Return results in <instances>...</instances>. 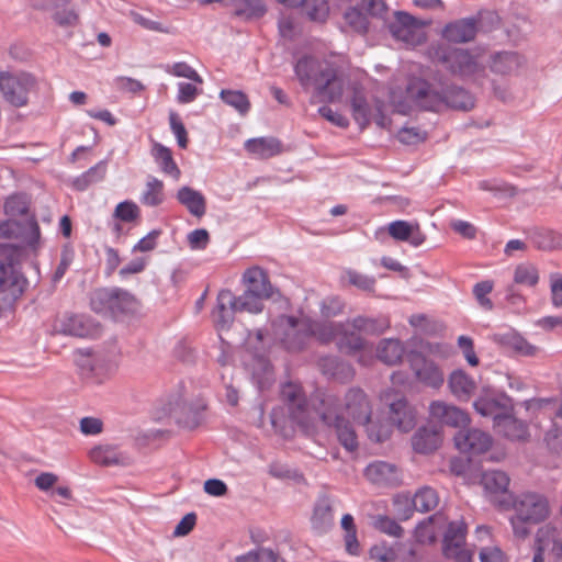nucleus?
Segmentation results:
<instances>
[{
    "instance_id": "e433bc0d",
    "label": "nucleus",
    "mask_w": 562,
    "mask_h": 562,
    "mask_svg": "<svg viewBox=\"0 0 562 562\" xmlns=\"http://www.w3.org/2000/svg\"><path fill=\"white\" fill-rule=\"evenodd\" d=\"M352 117L362 128L369 125L371 121V105L368 102L364 89L360 85L352 87L350 100Z\"/></svg>"
},
{
    "instance_id": "1a4fd4ad",
    "label": "nucleus",
    "mask_w": 562,
    "mask_h": 562,
    "mask_svg": "<svg viewBox=\"0 0 562 562\" xmlns=\"http://www.w3.org/2000/svg\"><path fill=\"white\" fill-rule=\"evenodd\" d=\"M276 325L280 333V344L289 352H300L304 350L310 340L308 317L297 318L292 315H281L278 317Z\"/></svg>"
},
{
    "instance_id": "79ce46f5",
    "label": "nucleus",
    "mask_w": 562,
    "mask_h": 562,
    "mask_svg": "<svg viewBox=\"0 0 562 562\" xmlns=\"http://www.w3.org/2000/svg\"><path fill=\"white\" fill-rule=\"evenodd\" d=\"M346 325H348L347 322L344 323V329L339 333L336 345L339 351L348 356H355L357 352L364 349L366 340L362 338L361 334L355 329H346Z\"/></svg>"
},
{
    "instance_id": "2eb2a0df",
    "label": "nucleus",
    "mask_w": 562,
    "mask_h": 562,
    "mask_svg": "<svg viewBox=\"0 0 562 562\" xmlns=\"http://www.w3.org/2000/svg\"><path fill=\"white\" fill-rule=\"evenodd\" d=\"M453 440L456 448L469 458L487 452L493 445L492 436L476 428L459 430Z\"/></svg>"
},
{
    "instance_id": "c9c22d12",
    "label": "nucleus",
    "mask_w": 562,
    "mask_h": 562,
    "mask_svg": "<svg viewBox=\"0 0 562 562\" xmlns=\"http://www.w3.org/2000/svg\"><path fill=\"white\" fill-rule=\"evenodd\" d=\"M448 386L459 401H469L476 389V383L465 371L458 369L450 373Z\"/></svg>"
},
{
    "instance_id": "473e14b6",
    "label": "nucleus",
    "mask_w": 562,
    "mask_h": 562,
    "mask_svg": "<svg viewBox=\"0 0 562 562\" xmlns=\"http://www.w3.org/2000/svg\"><path fill=\"white\" fill-rule=\"evenodd\" d=\"M178 202L187 209V211L201 218L206 213V200L205 196L198 190L183 186L178 189L176 195Z\"/></svg>"
},
{
    "instance_id": "72a5a7b5",
    "label": "nucleus",
    "mask_w": 562,
    "mask_h": 562,
    "mask_svg": "<svg viewBox=\"0 0 562 562\" xmlns=\"http://www.w3.org/2000/svg\"><path fill=\"white\" fill-rule=\"evenodd\" d=\"M311 339L315 338L319 344L327 345L337 340L344 329V322L318 321L308 317Z\"/></svg>"
},
{
    "instance_id": "603ef678",
    "label": "nucleus",
    "mask_w": 562,
    "mask_h": 562,
    "mask_svg": "<svg viewBox=\"0 0 562 562\" xmlns=\"http://www.w3.org/2000/svg\"><path fill=\"white\" fill-rule=\"evenodd\" d=\"M267 9L261 0H241L235 10V14L245 19L261 18Z\"/></svg>"
},
{
    "instance_id": "0e129e2a",
    "label": "nucleus",
    "mask_w": 562,
    "mask_h": 562,
    "mask_svg": "<svg viewBox=\"0 0 562 562\" xmlns=\"http://www.w3.org/2000/svg\"><path fill=\"white\" fill-rule=\"evenodd\" d=\"M74 256H75L74 250L69 247H65L61 250L60 261L52 277V281L54 283L59 282L64 278V276L66 274L70 265L72 263Z\"/></svg>"
},
{
    "instance_id": "49530a36",
    "label": "nucleus",
    "mask_w": 562,
    "mask_h": 562,
    "mask_svg": "<svg viewBox=\"0 0 562 562\" xmlns=\"http://www.w3.org/2000/svg\"><path fill=\"white\" fill-rule=\"evenodd\" d=\"M266 299L269 297L244 291L243 294L235 296V311L259 314L263 311L262 301Z\"/></svg>"
},
{
    "instance_id": "9d476101",
    "label": "nucleus",
    "mask_w": 562,
    "mask_h": 562,
    "mask_svg": "<svg viewBox=\"0 0 562 562\" xmlns=\"http://www.w3.org/2000/svg\"><path fill=\"white\" fill-rule=\"evenodd\" d=\"M280 398L286 406L290 419L303 429L310 425V409L306 394L297 381H288L280 385Z\"/></svg>"
},
{
    "instance_id": "c756f323",
    "label": "nucleus",
    "mask_w": 562,
    "mask_h": 562,
    "mask_svg": "<svg viewBox=\"0 0 562 562\" xmlns=\"http://www.w3.org/2000/svg\"><path fill=\"white\" fill-rule=\"evenodd\" d=\"M390 419L398 430L408 432L416 425V412L402 396L390 404Z\"/></svg>"
},
{
    "instance_id": "bf43d9fd",
    "label": "nucleus",
    "mask_w": 562,
    "mask_h": 562,
    "mask_svg": "<svg viewBox=\"0 0 562 562\" xmlns=\"http://www.w3.org/2000/svg\"><path fill=\"white\" fill-rule=\"evenodd\" d=\"M345 21L358 33L364 34L368 31L369 21L367 14L356 8L346 11Z\"/></svg>"
},
{
    "instance_id": "dca6fc26",
    "label": "nucleus",
    "mask_w": 562,
    "mask_h": 562,
    "mask_svg": "<svg viewBox=\"0 0 562 562\" xmlns=\"http://www.w3.org/2000/svg\"><path fill=\"white\" fill-rule=\"evenodd\" d=\"M394 15L395 20L389 24L392 36L408 45L420 44L424 34L416 18L403 11H396Z\"/></svg>"
},
{
    "instance_id": "4468645a",
    "label": "nucleus",
    "mask_w": 562,
    "mask_h": 562,
    "mask_svg": "<svg viewBox=\"0 0 562 562\" xmlns=\"http://www.w3.org/2000/svg\"><path fill=\"white\" fill-rule=\"evenodd\" d=\"M562 529L553 524L540 527L536 535V553L532 562H543V553L550 551L555 562H562Z\"/></svg>"
},
{
    "instance_id": "4c0bfd02",
    "label": "nucleus",
    "mask_w": 562,
    "mask_h": 562,
    "mask_svg": "<svg viewBox=\"0 0 562 562\" xmlns=\"http://www.w3.org/2000/svg\"><path fill=\"white\" fill-rule=\"evenodd\" d=\"M389 234L400 241H408L414 247H419L425 241V236L418 225L413 226L406 221H394L389 225Z\"/></svg>"
},
{
    "instance_id": "5701e85b",
    "label": "nucleus",
    "mask_w": 562,
    "mask_h": 562,
    "mask_svg": "<svg viewBox=\"0 0 562 562\" xmlns=\"http://www.w3.org/2000/svg\"><path fill=\"white\" fill-rule=\"evenodd\" d=\"M429 413L430 416L440 424L454 428L465 427L470 423V418L465 412L441 401L431 402Z\"/></svg>"
},
{
    "instance_id": "39448f33",
    "label": "nucleus",
    "mask_w": 562,
    "mask_h": 562,
    "mask_svg": "<svg viewBox=\"0 0 562 562\" xmlns=\"http://www.w3.org/2000/svg\"><path fill=\"white\" fill-rule=\"evenodd\" d=\"M318 403L315 406L322 424L335 431L339 443L348 451L355 452L358 449V436L352 424L342 415V406L338 395L324 392L319 393Z\"/></svg>"
},
{
    "instance_id": "aec40b11",
    "label": "nucleus",
    "mask_w": 562,
    "mask_h": 562,
    "mask_svg": "<svg viewBox=\"0 0 562 562\" xmlns=\"http://www.w3.org/2000/svg\"><path fill=\"white\" fill-rule=\"evenodd\" d=\"M89 458L101 467H128L133 463V459L127 452L110 443L94 446L89 451Z\"/></svg>"
},
{
    "instance_id": "423d86ee",
    "label": "nucleus",
    "mask_w": 562,
    "mask_h": 562,
    "mask_svg": "<svg viewBox=\"0 0 562 562\" xmlns=\"http://www.w3.org/2000/svg\"><path fill=\"white\" fill-rule=\"evenodd\" d=\"M23 249L12 244L0 245V292L16 300L27 288V279L22 272Z\"/></svg>"
},
{
    "instance_id": "f8f14e48",
    "label": "nucleus",
    "mask_w": 562,
    "mask_h": 562,
    "mask_svg": "<svg viewBox=\"0 0 562 562\" xmlns=\"http://www.w3.org/2000/svg\"><path fill=\"white\" fill-rule=\"evenodd\" d=\"M407 360L418 382L432 389L442 386L445 374L434 360L428 359L416 350H412L407 353Z\"/></svg>"
},
{
    "instance_id": "9b49d317",
    "label": "nucleus",
    "mask_w": 562,
    "mask_h": 562,
    "mask_svg": "<svg viewBox=\"0 0 562 562\" xmlns=\"http://www.w3.org/2000/svg\"><path fill=\"white\" fill-rule=\"evenodd\" d=\"M76 363L80 375L94 384H102L113 373V364L106 356L90 349L78 350Z\"/></svg>"
},
{
    "instance_id": "a19ab883",
    "label": "nucleus",
    "mask_w": 562,
    "mask_h": 562,
    "mask_svg": "<svg viewBox=\"0 0 562 562\" xmlns=\"http://www.w3.org/2000/svg\"><path fill=\"white\" fill-rule=\"evenodd\" d=\"M340 283L341 285L353 286L362 292L372 293L375 290L376 280L373 276L346 268L340 276Z\"/></svg>"
},
{
    "instance_id": "09e8293b",
    "label": "nucleus",
    "mask_w": 562,
    "mask_h": 562,
    "mask_svg": "<svg viewBox=\"0 0 562 562\" xmlns=\"http://www.w3.org/2000/svg\"><path fill=\"white\" fill-rule=\"evenodd\" d=\"M140 216V209L132 200L120 202L113 212V217L123 223H133Z\"/></svg>"
},
{
    "instance_id": "2f4dec72",
    "label": "nucleus",
    "mask_w": 562,
    "mask_h": 562,
    "mask_svg": "<svg viewBox=\"0 0 562 562\" xmlns=\"http://www.w3.org/2000/svg\"><path fill=\"white\" fill-rule=\"evenodd\" d=\"M150 156L162 173L175 180L180 179L181 170L175 161L172 151L169 147L154 140L150 149Z\"/></svg>"
},
{
    "instance_id": "052dcab7",
    "label": "nucleus",
    "mask_w": 562,
    "mask_h": 562,
    "mask_svg": "<svg viewBox=\"0 0 562 562\" xmlns=\"http://www.w3.org/2000/svg\"><path fill=\"white\" fill-rule=\"evenodd\" d=\"M235 562H277V555L272 550L259 548L237 555Z\"/></svg>"
},
{
    "instance_id": "774afa93",
    "label": "nucleus",
    "mask_w": 562,
    "mask_h": 562,
    "mask_svg": "<svg viewBox=\"0 0 562 562\" xmlns=\"http://www.w3.org/2000/svg\"><path fill=\"white\" fill-rule=\"evenodd\" d=\"M550 291L552 305L557 308L562 307V274H551Z\"/></svg>"
},
{
    "instance_id": "b1692460",
    "label": "nucleus",
    "mask_w": 562,
    "mask_h": 562,
    "mask_svg": "<svg viewBox=\"0 0 562 562\" xmlns=\"http://www.w3.org/2000/svg\"><path fill=\"white\" fill-rule=\"evenodd\" d=\"M512 398L506 394L493 395L483 394L480 395L473 403V407L477 414L483 417H492L493 425L495 424V417L502 416L505 411H510Z\"/></svg>"
},
{
    "instance_id": "4be33fe9",
    "label": "nucleus",
    "mask_w": 562,
    "mask_h": 562,
    "mask_svg": "<svg viewBox=\"0 0 562 562\" xmlns=\"http://www.w3.org/2000/svg\"><path fill=\"white\" fill-rule=\"evenodd\" d=\"M479 19L463 18L445 25L442 37L450 43H468L475 38L477 33Z\"/></svg>"
},
{
    "instance_id": "680f3d73",
    "label": "nucleus",
    "mask_w": 562,
    "mask_h": 562,
    "mask_svg": "<svg viewBox=\"0 0 562 562\" xmlns=\"http://www.w3.org/2000/svg\"><path fill=\"white\" fill-rule=\"evenodd\" d=\"M170 130L177 138V144L180 148L186 149L189 143L186 126L176 112L169 114Z\"/></svg>"
},
{
    "instance_id": "a18cd8bd",
    "label": "nucleus",
    "mask_w": 562,
    "mask_h": 562,
    "mask_svg": "<svg viewBox=\"0 0 562 562\" xmlns=\"http://www.w3.org/2000/svg\"><path fill=\"white\" fill-rule=\"evenodd\" d=\"M221 100L235 109L240 115H246L250 110V101L247 94L240 90L222 89Z\"/></svg>"
},
{
    "instance_id": "69168bd1",
    "label": "nucleus",
    "mask_w": 562,
    "mask_h": 562,
    "mask_svg": "<svg viewBox=\"0 0 562 562\" xmlns=\"http://www.w3.org/2000/svg\"><path fill=\"white\" fill-rule=\"evenodd\" d=\"M458 345L468 363L472 367L477 366L480 360L474 350L473 339L469 336H460L458 338Z\"/></svg>"
},
{
    "instance_id": "f3484780",
    "label": "nucleus",
    "mask_w": 562,
    "mask_h": 562,
    "mask_svg": "<svg viewBox=\"0 0 562 562\" xmlns=\"http://www.w3.org/2000/svg\"><path fill=\"white\" fill-rule=\"evenodd\" d=\"M61 333L80 338H97L102 327L99 322L85 314H66L60 322Z\"/></svg>"
},
{
    "instance_id": "5fc2aeb1",
    "label": "nucleus",
    "mask_w": 562,
    "mask_h": 562,
    "mask_svg": "<svg viewBox=\"0 0 562 562\" xmlns=\"http://www.w3.org/2000/svg\"><path fill=\"white\" fill-rule=\"evenodd\" d=\"M494 289V282L492 280H483L474 284L473 295L479 305L485 311H491L494 307L493 302L488 297V294Z\"/></svg>"
},
{
    "instance_id": "20e7f679",
    "label": "nucleus",
    "mask_w": 562,
    "mask_h": 562,
    "mask_svg": "<svg viewBox=\"0 0 562 562\" xmlns=\"http://www.w3.org/2000/svg\"><path fill=\"white\" fill-rule=\"evenodd\" d=\"M436 55L438 61L454 77L475 85H483L487 78L481 54L475 49L441 47Z\"/></svg>"
},
{
    "instance_id": "412c9836",
    "label": "nucleus",
    "mask_w": 562,
    "mask_h": 562,
    "mask_svg": "<svg viewBox=\"0 0 562 562\" xmlns=\"http://www.w3.org/2000/svg\"><path fill=\"white\" fill-rule=\"evenodd\" d=\"M526 64L525 57L518 52L502 50L493 53L488 59L490 70L498 76H514Z\"/></svg>"
},
{
    "instance_id": "393cba45",
    "label": "nucleus",
    "mask_w": 562,
    "mask_h": 562,
    "mask_svg": "<svg viewBox=\"0 0 562 562\" xmlns=\"http://www.w3.org/2000/svg\"><path fill=\"white\" fill-rule=\"evenodd\" d=\"M364 476L378 486L394 487L400 482L398 469L385 461L371 462L364 469Z\"/></svg>"
},
{
    "instance_id": "f257e3e1",
    "label": "nucleus",
    "mask_w": 562,
    "mask_h": 562,
    "mask_svg": "<svg viewBox=\"0 0 562 562\" xmlns=\"http://www.w3.org/2000/svg\"><path fill=\"white\" fill-rule=\"evenodd\" d=\"M407 92L415 103L426 111H470L475 104L473 94L454 83L442 85L438 89L423 78H414L407 86Z\"/></svg>"
},
{
    "instance_id": "cd10ccee",
    "label": "nucleus",
    "mask_w": 562,
    "mask_h": 562,
    "mask_svg": "<svg viewBox=\"0 0 562 562\" xmlns=\"http://www.w3.org/2000/svg\"><path fill=\"white\" fill-rule=\"evenodd\" d=\"M237 312L235 311V295L228 289L221 290L217 294L216 306L212 312L215 326L220 329L228 327Z\"/></svg>"
},
{
    "instance_id": "37998d69",
    "label": "nucleus",
    "mask_w": 562,
    "mask_h": 562,
    "mask_svg": "<svg viewBox=\"0 0 562 562\" xmlns=\"http://www.w3.org/2000/svg\"><path fill=\"white\" fill-rule=\"evenodd\" d=\"M510 479L501 470H488L482 473L481 484L485 492H509Z\"/></svg>"
},
{
    "instance_id": "6e6d98bb",
    "label": "nucleus",
    "mask_w": 562,
    "mask_h": 562,
    "mask_svg": "<svg viewBox=\"0 0 562 562\" xmlns=\"http://www.w3.org/2000/svg\"><path fill=\"white\" fill-rule=\"evenodd\" d=\"M345 301L338 295L326 296L319 305L321 314L325 318L336 317L344 313Z\"/></svg>"
},
{
    "instance_id": "a878e982",
    "label": "nucleus",
    "mask_w": 562,
    "mask_h": 562,
    "mask_svg": "<svg viewBox=\"0 0 562 562\" xmlns=\"http://www.w3.org/2000/svg\"><path fill=\"white\" fill-rule=\"evenodd\" d=\"M318 368L324 375L341 383L351 381L356 375L353 367L336 356L321 357Z\"/></svg>"
},
{
    "instance_id": "7c9ffc66",
    "label": "nucleus",
    "mask_w": 562,
    "mask_h": 562,
    "mask_svg": "<svg viewBox=\"0 0 562 562\" xmlns=\"http://www.w3.org/2000/svg\"><path fill=\"white\" fill-rule=\"evenodd\" d=\"M442 441L440 430L435 426H422L412 437V447L415 452L429 454L437 450Z\"/></svg>"
},
{
    "instance_id": "de8ad7c7",
    "label": "nucleus",
    "mask_w": 562,
    "mask_h": 562,
    "mask_svg": "<svg viewBox=\"0 0 562 562\" xmlns=\"http://www.w3.org/2000/svg\"><path fill=\"white\" fill-rule=\"evenodd\" d=\"M514 282L526 286H536L539 282L538 269L531 263H520L515 268Z\"/></svg>"
},
{
    "instance_id": "338daca9",
    "label": "nucleus",
    "mask_w": 562,
    "mask_h": 562,
    "mask_svg": "<svg viewBox=\"0 0 562 562\" xmlns=\"http://www.w3.org/2000/svg\"><path fill=\"white\" fill-rule=\"evenodd\" d=\"M451 229L465 239L473 240L477 236V228L470 222L454 220L450 224Z\"/></svg>"
},
{
    "instance_id": "13d9d810",
    "label": "nucleus",
    "mask_w": 562,
    "mask_h": 562,
    "mask_svg": "<svg viewBox=\"0 0 562 562\" xmlns=\"http://www.w3.org/2000/svg\"><path fill=\"white\" fill-rule=\"evenodd\" d=\"M52 18L56 24L63 27L75 26L79 20L78 13L69 4L64 8L53 9Z\"/></svg>"
},
{
    "instance_id": "6ab92c4d",
    "label": "nucleus",
    "mask_w": 562,
    "mask_h": 562,
    "mask_svg": "<svg viewBox=\"0 0 562 562\" xmlns=\"http://www.w3.org/2000/svg\"><path fill=\"white\" fill-rule=\"evenodd\" d=\"M344 408L355 423L369 422L372 407L364 391L358 386L350 387L344 397Z\"/></svg>"
},
{
    "instance_id": "ddd939ff",
    "label": "nucleus",
    "mask_w": 562,
    "mask_h": 562,
    "mask_svg": "<svg viewBox=\"0 0 562 562\" xmlns=\"http://www.w3.org/2000/svg\"><path fill=\"white\" fill-rule=\"evenodd\" d=\"M467 525L463 520L452 521L443 537V554L457 562H472L471 554L464 549Z\"/></svg>"
},
{
    "instance_id": "f03ea898",
    "label": "nucleus",
    "mask_w": 562,
    "mask_h": 562,
    "mask_svg": "<svg viewBox=\"0 0 562 562\" xmlns=\"http://www.w3.org/2000/svg\"><path fill=\"white\" fill-rule=\"evenodd\" d=\"M294 72L304 89L315 87V97L324 102H335L342 95V81L338 68L326 60L303 56L294 65Z\"/></svg>"
},
{
    "instance_id": "6e6552de",
    "label": "nucleus",
    "mask_w": 562,
    "mask_h": 562,
    "mask_svg": "<svg viewBox=\"0 0 562 562\" xmlns=\"http://www.w3.org/2000/svg\"><path fill=\"white\" fill-rule=\"evenodd\" d=\"M36 77L27 71H0V92L5 102L14 108L27 105L30 94L37 91Z\"/></svg>"
},
{
    "instance_id": "ea45409f",
    "label": "nucleus",
    "mask_w": 562,
    "mask_h": 562,
    "mask_svg": "<svg viewBox=\"0 0 562 562\" xmlns=\"http://www.w3.org/2000/svg\"><path fill=\"white\" fill-rule=\"evenodd\" d=\"M166 200L165 184L162 180L149 176L146 180L145 188L139 196L143 205L148 207H157Z\"/></svg>"
},
{
    "instance_id": "7ed1b4c3",
    "label": "nucleus",
    "mask_w": 562,
    "mask_h": 562,
    "mask_svg": "<svg viewBox=\"0 0 562 562\" xmlns=\"http://www.w3.org/2000/svg\"><path fill=\"white\" fill-rule=\"evenodd\" d=\"M497 499L501 509H513L510 524L515 536L525 538L530 525L544 520L549 515V504L543 494H499Z\"/></svg>"
},
{
    "instance_id": "58836bf2",
    "label": "nucleus",
    "mask_w": 562,
    "mask_h": 562,
    "mask_svg": "<svg viewBox=\"0 0 562 562\" xmlns=\"http://www.w3.org/2000/svg\"><path fill=\"white\" fill-rule=\"evenodd\" d=\"M405 355V346L398 339H382L376 348V357L379 360L389 366L397 364Z\"/></svg>"
},
{
    "instance_id": "8fccbe9b",
    "label": "nucleus",
    "mask_w": 562,
    "mask_h": 562,
    "mask_svg": "<svg viewBox=\"0 0 562 562\" xmlns=\"http://www.w3.org/2000/svg\"><path fill=\"white\" fill-rule=\"evenodd\" d=\"M334 522V515L330 506L325 503H318L314 508L312 525L315 529L323 531Z\"/></svg>"
},
{
    "instance_id": "864d4df0",
    "label": "nucleus",
    "mask_w": 562,
    "mask_h": 562,
    "mask_svg": "<svg viewBox=\"0 0 562 562\" xmlns=\"http://www.w3.org/2000/svg\"><path fill=\"white\" fill-rule=\"evenodd\" d=\"M363 424L366 425L368 438L372 442H383L391 436V427L386 423L372 420L370 417L369 422H364Z\"/></svg>"
},
{
    "instance_id": "0eeeda50",
    "label": "nucleus",
    "mask_w": 562,
    "mask_h": 562,
    "mask_svg": "<svg viewBox=\"0 0 562 562\" xmlns=\"http://www.w3.org/2000/svg\"><path fill=\"white\" fill-rule=\"evenodd\" d=\"M89 305L95 314L116 317L136 313L139 301L133 293L122 288H98L90 293Z\"/></svg>"
},
{
    "instance_id": "3c124183",
    "label": "nucleus",
    "mask_w": 562,
    "mask_h": 562,
    "mask_svg": "<svg viewBox=\"0 0 562 562\" xmlns=\"http://www.w3.org/2000/svg\"><path fill=\"white\" fill-rule=\"evenodd\" d=\"M532 244L541 250H552L560 246L559 236L551 229H538L531 236Z\"/></svg>"
},
{
    "instance_id": "bb28decb",
    "label": "nucleus",
    "mask_w": 562,
    "mask_h": 562,
    "mask_svg": "<svg viewBox=\"0 0 562 562\" xmlns=\"http://www.w3.org/2000/svg\"><path fill=\"white\" fill-rule=\"evenodd\" d=\"M243 282L249 293L257 295L273 296L274 289L270 282L267 271L258 266L250 267L243 273Z\"/></svg>"
},
{
    "instance_id": "c03bdc74",
    "label": "nucleus",
    "mask_w": 562,
    "mask_h": 562,
    "mask_svg": "<svg viewBox=\"0 0 562 562\" xmlns=\"http://www.w3.org/2000/svg\"><path fill=\"white\" fill-rule=\"evenodd\" d=\"M206 404L201 400L195 404L184 405V412L178 417L177 423L183 428L194 429L201 424Z\"/></svg>"
},
{
    "instance_id": "a211bd4d",
    "label": "nucleus",
    "mask_w": 562,
    "mask_h": 562,
    "mask_svg": "<svg viewBox=\"0 0 562 562\" xmlns=\"http://www.w3.org/2000/svg\"><path fill=\"white\" fill-rule=\"evenodd\" d=\"M493 428L497 435L510 441H525L529 437L528 424L515 416L513 404H510V411H505L502 416L495 417Z\"/></svg>"
},
{
    "instance_id": "f704fd0d",
    "label": "nucleus",
    "mask_w": 562,
    "mask_h": 562,
    "mask_svg": "<svg viewBox=\"0 0 562 562\" xmlns=\"http://www.w3.org/2000/svg\"><path fill=\"white\" fill-rule=\"evenodd\" d=\"M245 149L260 159H268L282 153V143L276 137L250 138L245 143Z\"/></svg>"
},
{
    "instance_id": "c85d7f7f",
    "label": "nucleus",
    "mask_w": 562,
    "mask_h": 562,
    "mask_svg": "<svg viewBox=\"0 0 562 562\" xmlns=\"http://www.w3.org/2000/svg\"><path fill=\"white\" fill-rule=\"evenodd\" d=\"M356 331L369 336H380L391 327L390 317L385 314L375 316L358 315L347 321Z\"/></svg>"
},
{
    "instance_id": "e2e57ef3",
    "label": "nucleus",
    "mask_w": 562,
    "mask_h": 562,
    "mask_svg": "<svg viewBox=\"0 0 562 562\" xmlns=\"http://www.w3.org/2000/svg\"><path fill=\"white\" fill-rule=\"evenodd\" d=\"M412 503L418 512L432 510L439 504L438 494H413Z\"/></svg>"
},
{
    "instance_id": "4d7b16f0",
    "label": "nucleus",
    "mask_w": 562,
    "mask_h": 562,
    "mask_svg": "<svg viewBox=\"0 0 562 562\" xmlns=\"http://www.w3.org/2000/svg\"><path fill=\"white\" fill-rule=\"evenodd\" d=\"M303 7L308 18L313 21L323 22L328 16L329 8L325 0H306Z\"/></svg>"
}]
</instances>
